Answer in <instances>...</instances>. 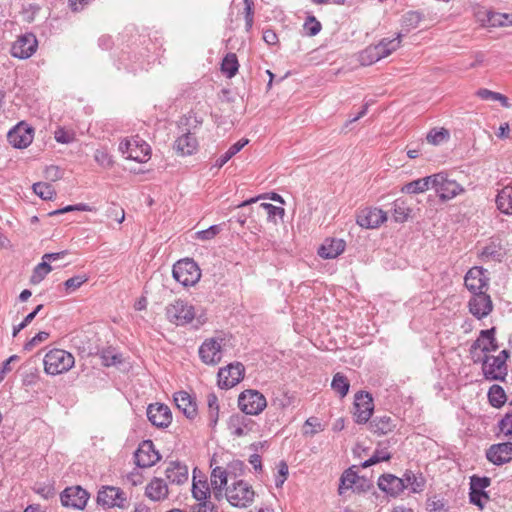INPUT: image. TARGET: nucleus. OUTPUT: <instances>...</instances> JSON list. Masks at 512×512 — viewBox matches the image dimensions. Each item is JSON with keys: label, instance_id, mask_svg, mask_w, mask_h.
Here are the masks:
<instances>
[{"label": "nucleus", "instance_id": "6e6552de", "mask_svg": "<svg viewBox=\"0 0 512 512\" xmlns=\"http://www.w3.org/2000/svg\"><path fill=\"white\" fill-rule=\"evenodd\" d=\"M97 503L104 508L120 509H125L128 504L125 492L114 486H106L99 490Z\"/></svg>", "mask_w": 512, "mask_h": 512}, {"label": "nucleus", "instance_id": "1a4fd4ad", "mask_svg": "<svg viewBox=\"0 0 512 512\" xmlns=\"http://www.w3.org/2000/svg\"><path fill=\"white\" fill-rule=\"evenodd\" d=\"M354 417L358 424L369 421L374 410L373 398L368 392L360 391L354 397Z\"/></svg>", "mask_w": 512, "mask_h": 512}, {"label": "nucleus", "instance_id": "0eeeda50", "mask_svg": "<svg viewBox=\"0 0 512 512\" xmlns=\"http://www.w3.org/2000/svg\"><path fill=\"white\" fill-rule=\"evenodd\" d=\"M433 186L442 201L453 199L464 192V188L455 180L448 178L447 174L440 172L433 175Z\"/></svg>", "mask_w": 512, "mask_h": 512}, {"label": "nucleus", "instance_id": "ddd939ff", "mask_svg": "<svg viewBox=\"0 0 512 512\" xmlns=\"http://www.w3.org/2000/svg\"><path fill=\"white\" fill-rule=\"evenodd\" d=\"M486 270L482 267H473L468 270L464 278L466 288L472 293H485L488 289L489 279L485 275Z\"/></svg>", "mask_w": 512, "mask_h": 512}, {"label": "nucleus", "instance_id": "7ed1b4c3", "mask_svg": "<svg viewBox=\"0 0 512 512\" xmlns=\"http://www.w3.org/2000/svg\"><path fill=\"white\" fill-rule=\"evenodd\" d=\"M174 279L183 286H194L201 278V270L193 259H182L173 265Z\"/></svg>", "mask_w": 512, "mask_h": 512}, {"label": "nucleus", "instance_id": "6e6d98bb", "mask_svg": "<svg viewBox=\"0 0 512 512\" xmlns=\"http://www.w3.org/2000/svg\"><path fill=\"white\" fill-rule=\"evenodd\" d=\"M304 29L308 36H315L321 31L322 25L314 16H309L304 23Z\"/></svg>", "mask_w": 512, "mask_h": 512}, {"label": "nucleus", "instance_id": "338daca9", "mask_svg": "<svg viewBox=\"0 0 512 512\" xmlns=\"http://www.w3.org/2000/svg\"><path fill=\"white\" fill-rule=\"evenodd\" d=\"M108 216L115 219L118 223H122L125 219V212L122 208L114 206L108 210Z\"/></svg>", "mask_w": 512, "mask_h": 512}, {"label": "nucleus", "instance_id": "f3484780", "mask_svg": "<svg viewBox=\"0 0 512 512\" xmlns=\"http://www.w3.org/2000/svg\"><path fill=\"white\" fill-rule=\"evenodd\" d=\"M387 220V213L380 208L363 209L357 216V224L366 229H375Z\"/></svg>", "mask_w": 512, "mask_h": 512}, {"label": "nucleus", "instance_id": "864d4df0", "mask_svg": "<svg viewBox=\"0 0 512 512\" xmlns=\"http://www.w3.org/2000/svg\"><path fill=\"white\" fill-rule=\"evenodd\" d=\"M448 138L449 132L444 128H441L440 130H431L427 135L428 142L434 145H438L441 142L447 140Z\"/></svg>", "mask_w": 512, "mask_h": 512}, {"label": "nucleus", "instance_id": "5fc2aeb1", "mask_svg": "<svg viewBox=\"0 0 512 512\" xmlns=\"http://www.w3.org/2000/svg\"><path fill=\"white\" fill-rule=\"evenodd\" d=\"M101 359L103 365L111 366L121 362V355L112 349H106L101 352Z\"/></svg>", "mask_w": 512, "mask_h": 512}, {"label": "nucleus", "instance_id": "49530a36", "mask_svg": "<svg viewBox=\"0 0 512 512\" xmlns=\"http://www.w3.org/2000/svg\"><path fill=\"white\" fill-rule=\"evenodd\" d=\"M421 21H422V15L419 12L409 11L406 14H404L403 19H402V24L409 31L413 28H416Z\"/></svg>", "mask_w": 512, "mask_h": 512}, {"label": "nucleus", "instance_id": "f03ea898", "mask_svg": "<svg viewBox=\"0 0 512 512\" xmlns=\"http://www.w3.org/2000/svg\"><path fill=\"white\" fill-rule=\"evenodd\" d=\"M119 151L130 160L147 162L151 156L150 146L139 136L124 139L119 144Z\"/></svg>", "mask_w": 512, "mask_h": 512}, {"label": "nucleus", "instance_id": "13d9d810", "mask_svg": "<svg viewBox=\"0 0 512 512\" xmlns=\"http://www.w3.org/2000/svg\"><path fill=\"white\" fill-rule=\"evenodd\" d=\"M88 281V277L85 274L77 275L75 277H71L66 280V292L68 290H76L78 289L82 284Z\"/></svg>", "mask_w": 512, "mask_h": 512}, {"label": "nucleus", "instance_id": "b1692460", "mask_svg": "<svg viewBox=\"0 0 512 512\" xmlns=\"http://www.w3.org/2000/svg\"><path fill=\"white\" fill-rule=\"evenodd\" d=\"M89 497V493L79 485L66 487V507L83 510Z\"/></svg>", "mask_w": 512, "mask_h": 512}, {"label": "nucleus", "instance_id": "473e14b6", "mask_svg": "<svg viewBox=\"0 0 512 512\" xmlns=\"http://www.w3.org/2000/svg\"><path fill=\"white\" fill-rule=\"evenodd\" d=\"M433 175L427 176L424 178H419L414 181H411L405 184L401 191L408 194H418L423 193L429 189V187L433 186Z\"/></svg>", "mask_w": 512, "mask_h": 512}, {"label": "nucleus", "instance_id": "2eb2a0df", "mask_svg": "<svg viewBox=\"0 0 512 512\" xmlns=\"http://www.w3.org/2000/svg\"><path fill=\"white\" fill-rule=\"evenodd\" d=\"M495 327H492L490 329L481 330L480 335L477 338L476 341L471 345L470 353L475 357H478L479 355L476 354L477 349H481V351L484 353V355H487L489 352H494L498 350L499 345L497 343V340L495 338Z\"/></svg>", "mask_w": 512, "mask_h": 512}, {"label": "nucleus", "instance_id": "a878e982", "mask_svg": "<svg viewBox=\"0 0 512 512\" xmlns=\"http://www.w3.org/2000/svg\"><path fill=\"white\" fill-rule=\"evenodd\" d=\"M176 407L188 418L193 419L197 415V405L190 394L179 391L174 394Z\"/></svg>", "mask_w": 512, "mask_h": 512}, {"label": "nucleus", "instance_id": "de8ad7c7", "mask_svg": "<svg viewBox=\"0 0 512 512\" xmlns=\"http://www.w3.org/2000/svg\"><path fill=\"white\" fill-rule=\"evenodd\" d=\"M192 494L196 500L204 502L209 494L207 483L202 481L194 482L192 487Z\"/></svg>", "mask_w": 512, "mask_h": 512}, {"label": "nucleus", "instance_id": "a18cd8bd", "mask_svg": "<svg viewBox=\"0 0 512 512\" xmlns=\"http://www.w3.org/2000/svg\"><path fill=\"white\" fill-rule=\"evenodd\" d=\"M33 191L43 200H51L54 196V189L48 183L38 182L33 184Z\"/></svg>", "mask_w": 512, "mask_h": 512}, {"label": "nucleus", "instance_id": "4d7b16f0", "mask_svg": "<svg viewBox=\"0 0 512 512\" xmlns=\"http://www.w3.org/2000/svg\"><path fill=\"white\" fill-rule=\"evenodd\" d=\"M491 484V479L489 477L483 476H477L473 475L470 477V488H475L477 490H485L487 487H489Z\"/></svg>", "mask_w": 512, "mask_h": 512}, {"label": "nucleus", "instance_id": "69168bd1", "mask_svg": "<svg viewBox=\"0 0 512 512\" xmlns=\"http://www.w3.org/2000/svg\"><path fill=\"white\" fill-rule=\"evenodd\" d=\"M18 360V356L12 355L6 361L3 362L2 367L0 368V382L4 380L7 373H9L11 368V363Z\"/></svg>", "mask_w": 512, "mask_h": 512}, {"label": "nucleus", "instance_id": "20e7f679", "mask_svg": "<svg viewBox=\"0 0 512 512\" xmlns=\"http://www.w3.org/2000/svg\"><path fill=\"white\" fill-rule=\"evenodd\" d=\"M254 496L255 493L252 487L242 480L226 488V498L235 507L244 508L249 506L253 502Z\"/></svg>", "mask_w": 512, "mask_h": 512}, {"label": "nucleus", "instance_id": "c03bdc74", "mask_svg": "<svg viewBox=\"0 0 512 512\" xmlns=\"http://www.w3.org/2000/svg\"><path fill=\"white\" fill-rule=\"evenodd\" d=\"M390 458L391 454L387 451V449H376L373 455L362 463V467L367 468L379 462L388 461Z\"/></svg>", "mask_w": 512, "mask_h": 512}, {"label": "nucleus", "instance_id": "c9c22d12", "mask_svg": "<svg viewBox=\"0 0 512 512\" xmlns=\"http://www.w3.org/2000/svg\"><path fill=\"white\" fill-rule=\"evenodd\" d=\"M411 213V208L407 205L405 200L397 199L393 204V218L398 223L405 222Z\"/></svg>", "mask_w": 512, "mask_h": 512}, {"label": "nucleus", "instance_id": "cd10ccee", "mask_svg": "<svg viewBox=\"0 0 512 512\" xmlns=\"http://www.w3.org/2000/svg\"><path fill=\"white\" fill-rule=\"evenodd\" d=\"M346 243L342 239H326L319 247L318 254L324 259H334L345 250Z\"/></svg>", "mask_w": 512, "mask_h": 512}, {"label": "nucleus", "instance_id": "dca6fc26", "mask_svg": "<svg viewBox=\"0 0 512 512\" xmlns=\"http://www.w3.org/2000/svg\"><path fill=\"white\" fill-rule=\"evenodd\" d=\"M469 312L477 319H483L493 310V302L490 295L485 293H476L468 302Z\"/></svg>", "mask_w": 512, "mask_h": 512}, {"label": "nucleus", "instance_id": "9d476101", "mask_svg": "<svg viewBox=\"0 0 512 512\" xmlns=\"http://www.w3.org/2000/svg\"><path fill=\"white\" fill-rule=\"evenodd\" d=\"M161 456L155 450L154 443L151 440L142 441L134 453V462L139 468H149L155 465Z\"/></svg>", "mask_w": 512, "mask_h": 512}, {"label": "nucleus", "instance_id": "ea45409f", "mask_svg": "<svg viewBox=\"0 0 512 512\" xmlns=\"http://www.w3.org/2000/svg\"><path fill=\"white\" fill-rule=\"evenodd\" d=\"M381 56L376 45H370L366 49H364L359 56V61L363 66H369L379 60H381Z\"/></svg>", "mask_w": 512, "mask_h": 512}, {"label": "nucleus", "instance_id": "c85d7f7f", "mask_svg": "<svg viewBox=\"0 0 512 512\" xmlns=\"http://www.w3.org/2000/svg\"><path fill=\"white\" fill-rule=\"evenodd\" d=\"M370 431L377 435H386L396 428V419L388 415L376 416L369 424Z\"/></svg>", "mask_w": 512, "mask_h": 512}, {"label": "nucleus", "instance_id": "4468645a", "mask_svg": "<svg viewBox=\"0 0 512 512\" xmlns=\"http://www.w3.org/2000/svg\"><path fill=\"white\" fill-rule=\"evenodd\" d=\"M38 46L36 36L32 33L24 34L13 43L11 47L12 56L19 59L31 57Z\"/></svg>", "mask_w": 512, "mask_h": 512}, {"label": "nucleus", "instance_id": "f8f14e48", "mask_svg": "<svg viewBox=\"0 0 512 512\" xmlns=\"http://www.w3.org/2000/svg\"><path fill=\"white\" fill-rule=\"evenodd\" d=\"M34 137V129L24 122H20L7 134L8 142L15 148L23 149L28 147Z\"/></svg>", "mask_w": 512, "mask_h": 512}, {"label": "nucleus", "instance_id": "bf43d9fd", "mask_svg": "<svg viewBox=\"0 0 512 512\" xmlns=\"http://www.w3.org/2000/svg\"><path fill=\"white\" fill-rule=\"evenodd\" d=\"M220 231L219 225H212L208 229L198 231L196 235L198 239L206 241L213 239Z\"/></svg>", "mask_w": 512, "mask_h": 512}, {"label": "nucleus", "instance_id": "2f4dec72", "mask_svg": "<svg viewBox=\"0 0 512 512\" xmlns=\"http://www.w3.org/2000/svg\"><path fill=\"white\" fill-rule=\"evenodd\" d=\"M497 209L506 215H512V184L504 186L496 197Z\"/></svg>", "mask_w": 512, "mask_h": 512}, {"label": "nucleus", "instance_id": "9b49d317", "mask_svg": "<svg viewBox=\"0 0 512 512\" xmlns=\"http://www.w3.org/2000/svg\"><path fill=\"white\" fill-rule=\"evenodd\" d=\"M245 368L240 362L229 364L218 372V384L221 388L229 389L237 385L244 377Z\"/></svg>", "mask_w": 512, "mask_h": 512}, {"label": "nucleus", "instance_id": "e433bc0d", "mask_svg": "<svg viewBox=\"0 0 512 512\" xmlns=\"http://www.w3.org/2000/svg\"><path fill=\"white\" fill-rule=\"evenodd\" d=\"M248 144L247 139H241L233 144L223 155H221L215 162L217 168L224 166L234 155H236L245 145Z\"/></svg>", "mask_w": 512, "mask_h": 512}, {"label": "nucleus", "instance_id": "72a5a7b5", "mask_svg": "<svg viewBox=\"0 0 512 512\" xmlns=\"http://www.w3.org/2000/svg\"><path fill=\"white\" fill-rule=\"evenodd\" d=\"M401 41H402V34L398 33L395 38H393V39L383 38L382 40L379 41L378 44H375V45L379 51L381 58L383 59L385 57H388L394 51H396L400 47Z\"/></svg>", "mask_w": 512, "mask_h": 512}, {"label": "nucleus", "instance_id": "8fccbe9b", "mask_svg": "<svg viewBox=\"0 0 512 512\" xmlns=\"http://www.w3.org/2000/svg\"><path fill=\"white\" fill-rule=\"evenodd\" d=\"M260 208H262L267 213L269 221L275 222L277 216L282 218L285 214L284 208L274 206L270 203H262L260 205Z\"/></svg>", "mask_w": 512, "mask_h": 512}, {"label": "nucleus", "instance_id": "412c9836", "mask_svg": "<svg viewBox=\"0 0 512 512\" xmlns=\"http://www.w3.org/2000/svg\"><path fill=\"white\" fill-rule=\"evenodd\" d=\"M255 422L248 418L247 415L240 413L230 416L228 421V429L230 433L236 437H243L253 431Z\"/></svg>", "mask_w": 512, "mask_h": 512}, {"label": "nucleus", "instance_id": "c756f323", "mask_svg": "<svg viewBox=\"0 0 512 512\" xmlns=\"http://www.w3.org/2000/svg\"><path fill=\"white\" fill-rule=\"evenodd\" d=\"M197 148L198 141L196 137L190 132H186L178 137L174 143V149L178 154L182 156L193 154Z\"/></svg>", "mask_w": 512, "mask_h": 512}, {"label": "nucleus", "instance_id": "58836bf2", "mask_svg": "<svg viewBox=\"0 0 512 512\" xmlns=\"http://www.w3.org/2000/svg\"><path fill=\"white\" fill-rule=\"evenodd\" d=\"M331 387L341 398H343L347 395L350 384L347 377L338 372L333 376Z\"/></svg>", "mask_w": 512, "mask_h": 512}, {"label": "nucleus", "instance_id": "aec40b11", "mask_svg": "<svg viewBox=\"0 0 512 512\" xmlns=\"http://www.w3.org/2000/svg\"><path fill=\"white\" fill-rule=\"evenodd\" d=\"M147 417L156 427H167L172 421V414L168 406L164 404H150L147 408Z\"/></svg>", "mask_w": 512, "mask_h": 512}, {"label": "nucleus", "instance_id": "4c0bfd02", "mask_svg": "<svg viewBox=\"0 0 512 512\" xmlns=\"http://www.w3.org/2000/svg\"><path fill=\"white\" fill-rule=\"evenodd\" d=\"M488 399L489 403L493 407L500 408L506 402V394L504 389L500 385H492L488 391Z\"/></svg>", "mask_w": 512, "mask_h": 512}, {"label": "nucleus", "instance_id": "4be33fe9", "mask_svg": "<svg viewBox=\"0 0 512 512\" xmlns=\"http://www.w3.org/2000/svg\"><path fill=\"white\" fill-rule=\"evenodd\" d=\"M366 480L359 477L353 468L347 469L340 478V484L338 492L340 495H344L348 490L362 491L364 490V484Z\"/></svg>", "mask_w": 512, "mask_h": 512}, {"label": "nucleus", "instance_id": "052dcab7", "mask_svg": "<svg viewBox=\"0 0 512 512\" xmlns=\"http://www.w3.org/2000/svg\"><path fill=\"white\" fill-rule=\"evenodd\" d=\"M305 426L311 427L310 430H306L305 434L313 436L324 430L323 425L319 422V420L315 417H310L306 420Z\"/></svg>", "mask_w": 512, "mask_h": 512}, {"label": "nucleus", "instance_id": "3c124183", "mask_svg": "<svg viewBox=\"0 0 512 512\" xmlns=\"http://www.w3.org/2000/svg\"><path fill=\"white\" fill-rule=\"evenodd\" d=\"M498 427L505 437H512V410L507 412L499 421Z\"/></svg>", "mask_w": 512, "mask_h": 512}, {"label": "nucleus", "instance_id": "774afa93", "mask_svg": "<svg viewBox=\"0 0 512 512\" xmlns=\"http://www.w3.org/2000/svg\"><path fill=\"white\" fill-rule=\"evenodd\" d=\"M476 95L481 98L482 100H492V101H496V98H497V95H498V92H494V91H491L489 89H486V88H482V89H479L477 92H476Z\"/></svg>", "mask_w": 512, "mask_h": 512}, {"label": "nucleus", "instance_id": "a19ab883", "mask_svg": "<svg viewBox=\"0 0 512 512\" xmlns=\"http://www.w3.org/2000/svg\"><path fill=\"white\" fill-rule=\"evenodd\" d=\"M469 501L470 503L476 505L479 507L480 510H482L485 506V503H487L490 500V496L485 490H477L475 488L469 487Z\"/></svg>", "mask_w": 512, "mask_h": 512}, {"label": "nucleus", "instance_id": "37998d69", "mask_svg": "<svg viewBox=\"0 0 512 512\" xmlns=\"http://www.w3.org/2000/svg\"><path fill=\"white\" fill-rule=\"evenodd\" d=\"M227 484V473L221 467H216L211 473V485L221 490Z\"/></svg>", "mask_w": 512, "mask_h": 512}, {"label": "nucleus", "instance_id": "bb28decb", "mask_svg": "<svg viewBox=\"0 0 512 512\" xmlns=\"http://www.w3.org/2000/svg\"><path fill=\"white\" fill-rule=\"evenodd\" d=\"M145 495L152 501H163L169 495L168 486L163 479L155 477L146 486Z\"/></svg>", "mask_w": 512, "mask_h": 512}, {"label": "nucleus", "instance_id": "6ab92c4d", "mask_svg": "<svg viewBox=\"0 0 512 512\" xmlns=\"http://www.w3.org/2000/svg\"><path fill=\"white\" fill-rule=\"evenodd\" d=\"M44 371L48 375L56 376L64 372V349L53 348L44 356Z\"/></svg>", "mask_w": 512, "mask_h": 512}, {"label": "nucleus", "instance_id": "e2e57ef3", "mask_svg": "<svg viewBox=\"0 0 512 512\" xmlns=\"http://www.w3.org/2000/svg\"><path fill=\"white\" fill-rule=\"evenodd\" d=\"M245 14V29L249 32L253 26V18H254V5H245L244 7Z\"/></svg>", "mask_w": 512, "mask_h": 512}, {"label": "nucleus", "instance_id": "f704fd0d", "mask_svg": "<svg viewBox=\"0 0 512 512\" xmlns=\"http://www.w3.org/2000/svg\"><path fill=\"white\" fill-rule=\"evenodd\" d=\"M239 63L235 53H228L222 60L221 71L228 78H232L238 72Z\"/></svg>", "mask_w": 512, "mask_h": 512}, {"label": "nucleus", "instance_id": "79ce46f5", "mask_svg": "<svg viewBox=\"0 0 512 512\" xmlns=\"http://www.w3.org/2000/svg\"><path fill=\"white\" fill-rule=\"evenodd\" d=\"M51 270H52V267L50 264H48V261L42 260V262L39 263L34 268L32 276L30 278V282L32 284L40 283Z\"/></svg>", "mask_w": 512, "mask_h": 512}, {"label": "nucleus", "instance_id": "603ef678", "mask_svg": "<svg viewBox=\"0 0 512 512\" xmlns=\"http://www.w3.org/2000/svg\"><path fill=\"white\" fill-rule=\"evenodd\" d=\"M480 256L487 260H500L501 249L497 245L491 243L483 248Z\"/></svg>", "mask_w": 512, "mask_h": 512}, {"label": "nucleus", "instance_id": "5701e85b", "mask_svg": "<svg viewBox=\"0 0 512 512\" xmlns=\"http://www.w3.org/2000/svg\"><path fill=\"white\" fill-rule=\"evenodd\" d=\"M201 360L208 365H215L221 360V345L215 339H208L199 348Z\"/></svg>", "mask_w": 512, "mask_h": 512}, {"label": "nucleus", "instance_id": "680f3d73", "mask_svg": "<svg viewBox=\"0 0 512 512\" xmlns=\"http://www.w3.org/2000/svg\"><path fill=\"white\" fill-rule=\"evenodd\" d=\"M48 337L49 333L40 331L24 345V350L31 351L36 345L45 341Z\"/></svg>", "mask_w": 512, "mask_h": 512}, {"label": "nucleus", "instance_id": "f257e3e1", "mask_svg": "<svg viewBox=\"0 0 512 512\" xmlns=\"http://www.w3.org/2000/svg\"><path fill=\"white\" fill-rule=\"evenodd\" d=\"M509 357L507 350H502L497 356H473L474 363H482V372L487 380L503 381L507 375L506 361Z\"/></svg>", "mask_w": 512, "mask_h": 512}, {"label": "nucleus", "instance_id": "09e8293b", "mask_svg": "<svg viewBox=\"0 0 512 512\" xmlns=\"http://www.w3.org/2000/svg\"><path fill=\"white\" fill-rule=\"evenodd\" d=\"M487 25L491 27H505V19L507 18V13H499V12H487Z\"/></svg>", "mask_w": 512, "mask_h": 512}, {"label": "nucleus", "instance_id": "423d86ee", "mask_svg": "<svg viewBox=\"0 0 512 512\" xmlns=\"http://www.w3.org/2000/svg\"><path fill=\"white\" fill-rule=\"evenodd\" d=\"M238 406L246 415H258L266 408L267 401L257 390H245L239 395Z\"/></svg>", "mask_w": 512, "mask_h": 512}, {"label": "nucleus", "instance_id": "7c9ffc66", "mask_svg": "<svg viewBox=\"0 0 512 512\" xmlns=\"http://www.w3.org/2000/svg\"><path fill=\"white\" fill-rule=\"evenodd\" d=\"M170 483L181 485L188 481V468L179 462H170L165 470Z\"/></svg>", "mask_w": 512, "mask_h": 512}, {"label": "nucleus", "instance_id": "0e129e2a", "mask_svg": "<svg viewBox=\"0 0 512 512\" xmlns=\"http://www.w3.org/2000/svg\"><path fill=\"white\" fill-rule=\"evenodd\" d=\"M191 512H217L212 502L204 501L192 507Z\"/></svg>", "mask_w": 512, "mask_h": 512}, {"label": "nucleus", "instance_id": "a211bd4d", "mask_svg": "<svg viewBox=\"0 0 512 512\" xmlns=\"http://www.w3.org/2000/svg\"><path fill=\"white\" fill-rule=\"evenodd\" d=\"M486 458L497 466L512 461V442L491 445L486 451Z\"/></svg>", "mask_w": 512, "mask_h": 512}, {"label": "nucleus", "instance_id": "39448f33", "mask_svg": "<svg viewBox=\"0 0 512 512\" xmlns=\"http://www.w3.org/2000/svg\"><path fill=\"white\" fill-rule=\"evenodd\" d=\"M166 317L171 323L183 326L195 318V309L187 301L177 299L166 307Z\"/></svg>", "mask_w": 512, "mask_h": 512}, {"label": "nucleus", "instance_id": "393cba45", "mask_svg": "<svg viewBox=\"0 0 512 512\" xmlns=\"http://www.w3.org/2000/svg\"><path fill=\"white\" fill-rule=\"evenodd\" d=\"M378 487L382 491L396 496L407 487V484L405 483V479H401L392 474H384L378 479Z\"/></svg>", "mask_w": 512, "mask_h": 512}]
</instances>
